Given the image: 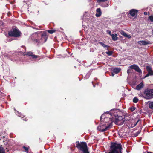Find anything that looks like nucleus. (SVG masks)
<instances>
[{
	"instance_id": "nucleus-1",
	"label": "nucleus",
	"mask_w": 153,
	"mask_h": 153,
	"mask_svg": "<svg viewBox=\"0 0 153 153\" xmlns=\"http://www.w3.org/2000/svg\"><path fill=\"white\" fill-rule=\"evenodd\" d=\"M111 148V150L108 153H121L122 148L120 144L116 143H112Z\"/></svg>"
},
{
	"instance_id": "nucleus-2",
	"label": "nucleus",
	"mask_w": 153,
	"mask_h": 153,
	"mask_svg": "<svg viewBox=\"0 0 153 153\" xmlns=\"http://www.w3.org/2000/svg\"><path fill=\"white\" fill-rule=\"evenodd\" d=\"M106 115L107 117L104 118L103 121L105 123H104L103 125H105L106 127H108V128H109L112 125V120L111 118V115L110 114L107 113Z\"/></svg>"
},
{
	"instance_id": "nucleus-3",
	"label": "nucleus",
	"mask_w": 153,
	"mask_h": 153,
	"mask_svg": "<svg viewBox=\"0 0 153 153\" xmlns=\"http://www.w3.org/2000/svg\"><path fill=\"white\" fill-rule=\"evenodd\" d=\"M78 143L76 144V147L83 151V153H89L88 152L87 148V146L86 143L84 142H82L81 143H79L78 141L76 142Z\"/></svg>"
},
{
	"instance_id": "nucleus-4",
	"label": "nucleus",
	"mask_w": 153,
	"mask_h": 153,
	"mask_svg": "<svg viewBox=\"0 0 153 153\" xmlns=\"http://www.w3.org/2000/svg\"><path fill=\"white\" fill-rule=\"evenodd\" d=\"M144 97L147 99L153 98V89H146L144 92Z\"/></svg>"
},
{
	"instance_id": "nucleus-5",
	"label": "nucleus",
	"mask_w": 153,
	"mask_h": 153,
	"mask_svg": "<svg viewBox=\"0 0 153 153\" xmlns=\"http://www.w3.org/2000/svg\"><path fill=\"white\" fill-rule=\"evenodd\" d=\"M128 69L127 71V72L128 74L131 72V69H134L137 72L140 73L141 72V70L139 68V67L136 65L134 64L128 67Z\"/></svg>"
},
{
	"instance_id": "nucleus-6",
	"label": "nucleus",
	"mask_w": 153,
	"mask_h": 153,
	"mask_svg": "<svg viewBox=\"0 0 153 153\" xmlns=\"http://www.w3.org/2000/svg\"><path fill=\"white\" fill-rule=\"evenodd\" d=\"M128 69L127 71V72L128 74L131 72V69H134L137 72L140 73L141 72V70L139 68V67L136 65L134 64L128 67Z\"/></svg>"
},
{
	"instance_id": "nucleus-7",
	"label": "nucleus",
	"mask_w": 153,
	"mask_h": 153,
	"mask_svg": "<svg viewBox=\"0 0 153 153\" xmlns=\"http://www.w3.org/2000/svg\"><path fill=\"white\" fill-rule=\"evenodd\" d=\"M9 35L11 36L18 37L20 35V32L17 29L13 30V31H10L8 33Z\"/></svg>"
},
{
	"instance_id": "nucleus-8",
	"label": "nucleus",
	"mask_w": 153,
	"mask_h": 153,
	"mask_svg": "<svg viewBox=\"0 0 153 153\" xmlns=\"http://www.w3.org/2000/svg\"><path fill=\"white\" fill-rule=\"evenodd\" d=\"M108 128V127H106L104 126L103 125H102L99 126H98L97 127V130L99 131L102 132L104 131H105L107 130Z\"/></svg>"
},
{
	"instance_id": "nucleus-9",
	"label": "nucleus",
	"mask_w": 153,
	"mask_h": 153,
	"mask_svg": "<svg viewBox=\"0 0 153 153\" xmlns=\"http://www.w3.org/2000/svg\"><path fill=\"white\" fill-rule=\"evenodd\" d=\"M138 12L137 10L132 9L129 11V14H130L132 16L134 17L137 15Z\"/></svg>"
},
{
	"instance_id": "nucleus-10",
	"label": "nucleus",
	"mask_w": 153,
	"mask_h": 153,
	"mask_svg": "<svg viewBox=\"0 0 153 153\" xmlns=\"http://www.w3.org/2000/svg\"><path fill=\"white\" fill-rule=\"evenodd\" d=\"M125 121V119L122 118V117H119L117 120L116 123L118 125H121L123 124Z\"/></svg>"
},
{
	"instance_id": "nucleus-11",
	"label": "nucleus",
	"mask_w": 153,
	"mask_h": 153,
	"mask_svg": "<svg viewBox=\"0 0 153 153\" xmlns=\"http://www.w3.org/2000/svg\"><path fill=\"white\" fill-rule=\"evenodd\" d=\"M47 38L45 36L44 34H42V38L40 39V40L38 41L36 40V41L39 42H45Z\"/></svg>"
},
{
	"instance_id": "nucleus-12",
	"label": "nucleus",
	"mask_w": 153,
	"mask_h": 153,
	"mask_svg": "<svg viewBox=\"0 0 153 153\" xmlns=\"http://www.w3.org/2000/svg\"><path fill=\"white\" fill-rule=\"evenodd\" d=\"M149 42L145 41H140L138 42V43L140 45H144L149 44Z\"/></svg>"
},
{
	"instance_id": "nucleus-13",
	"label": "nucleus",
	"mask_w": 153,
	"mask_h": 153,
	"mask_svg": "<svg viewBox=\"0 0 153 153\" xmlns=\"http://www.w3.org/2000/svg\"><path fill=\"white\" fill-rule=\"evenodd\" d=\"M143 87V82L140 83V84L137 85L136 87V89L139 90H140Z\"/></svg>"
},
{
	"instance_id": "nucleus-14",
	"label": "nucleus",
	"mask_w": 153,
	"mask_h": 153,
	"mask_svg": "<svg viewBox=\"0 0 153 153\" xmlns=\"http://www.w3.org/2000/svg\"><path fill=\"white\" fill-rule=\"evenodd\" d=\"M120 34L124 36L125 37H127L128 38H131V36L129 35H127L126 33H125L124 31H121L120 32Z\"/></svg>"
},
{
	"instance_id": "nucleus-15",
	"label": "nucleus",
	"mask_w": 153,
	"mask_h": 153,
	"mask_svg": "<svg viewBox=\"0 0 153 153\" xmlns=\"http://www.w3.org/2000/svg\"><path fill=\"white\" fill-rule=\"evenodd\" d=\"M117 34H112L111 35V37L112 39L114 41H116L118 39V38L117 37Z\"/></svg>"
},
{
	"instance_id": "nucleus-16",
	"label": "nucleus",
	"mask_w": 153,
	"mask_h": 153,
	"mask_svg": "<svg viewBox=\"0 0 153 153\" xmlns=\"http://www.w3.org/2000/svg\"><path fill=\"white\" fill-rule=\"evenodd\" d=\"M120 71V68H114L113 70V73H115V74H117Z\"/></svg>"
},
{
	"instance_id": "nucleus-17",
	"label": "nucleus",
	"mask_w": 153,
	"mask_h": 153,
	"mask_svg": "<svg viewBox=\"0 0 153 153\" xmlns=\"http://www.w3.org/2000/svg\"><path fill=\"white\" fill-rule=\"evenodd\" d=\"M99 43L100 44L102 47L105 48H108L109 47V46L105 45L103 42H100Z\"/></svg>"
},
{
	"instance_id": "nucleus-18",
	"label": "nucleus",
	"mask_w": 153,
	"mask_h": 153,
	"mask_svg": "<svg viewBox=\"0 0 153 153\" xmlns=\"http://www.w3.org/2000/svg\"><path fill=\"white\" fill-rule=\"evenodd\" d=\"M149 107L151 109H153V102L150 103L149 105Z\"/></svg>"
},
{
	"instance_id": "nucleus-19",
	"label": "nucleus",
	"mask_w": 153,
	"mask_h": 153,
	"mask_svg": "<svg viewBox=\"0 0 153 153\" xmlns=\"http://www.w3.org/2000/svg\"><path fill=\"white\" fill-rule=\"evenodd\" d=\"M4 150L3 148L1 147H0V153H4Z\"/></svg>"
},
{
	"instance_id": "nucleus-20",
	"label": "nucleus",
	"mask_w": 153,
	"mask_h": 153,
	"mask_svg": "<svg viewBox=\"0 0 153 153\" xmlns=\"http://www.w3.org/2000/svg\"><path fill=\"white\" fill-rule=\"evenodd\" d=\"M138 101V99L137 98L135 97L133 99V102L134 103H137Z\"/></svg>"
},
{
	"instance_id": "nucleus-21",
	"label": "nucleus",
	"mask_w": 153,
	"mask_h": 153,
	"mask_svg": "<svg viewBox=\"0 0 153 153\" xmlns=\"http://www.w3.org/2000/svg\"><path fill=\"white\" fill-rule=\"evenodd\" d=\"M113 52L111 51H107L106 52V53L109 56L112 55Z\"/></svg>"
},
{
	"instance_id": "nucleus-22",
	"label": "nucleus",
	"mask_w": 153,
	"mask_h": 153,
	"mask_svg": "<svg viewBox=\"0 0 153 153\" xmlns=\"http://www.w3.org/2000/svg\"><path fill=\"white\" fill-rule=\"evenodd\" d=\"M146 69L147 70V71H149L152 70V68L150 66H147L146 67Z\"/></svg>"
},
{
	"instance_id": "nucleus-23",
	"label": "nucleus",
	"mask_w": 153,
	"mask_h": 153,
	"mask_svg": "<svg viewBox=\"0 0 153 153\" xmlns=\"http://www.w3.org/2000/svg\"><path fill=\"white\" fill-rule=\"evenodd\" d=\"M33 53L32 52H29L27 53V55L28 56H31L32 55Z\"/></svg>"
},
{
	"instance_id": "nucleus-24",
	"label": "nucleus",
	"mask_w": 153,
	"mask_h": 153,
	"mask_svg": "<svg viewBox=\"0 0 153 153\" xmlns=\"http://www.w3.org/2000/svg\"><path fill=\"white\" fill-rule=\"evenodd\" d=\"M148 73L150 75H153V71H152V70L150 71H149L148 72Z\"/></svg>"
},
{
	"instance_id": "nucleus-25",
	"label": "nucleus",
	"mask_w": 153,
	"mask_h": 153,
	"mask_svg": "<svg viewBox=\"0 0 153 153\" xmlns=\"http://www.w3.org/2000/svg\"><path fill=\"white\" fill-rule=\"evenodd\" d=\"M23 148L25 149V151L27 152V153L28 152V148L25 146H23Z\"/></svg>"
},
{
	"instance_id": "nucleus-26",
	"label": "nucleus",
	"mask_w": 153,
	"mask_h": 153,
	"mask_svg": "<svg viewBox=\"0 0 153 153\" xmlns=\"http://www.w3.org/2000/svg\"><path fill=\"white\" fill-rule=\"evenodd\" d=\"M149 19L152 22H153V16H151L149 17Z\"/></svg>"
},
{
	"instance_id": "nucleus-27",
	"label": "nucleus",
	"mask_w": 153,
	"mask_h": 153,
	"mask_svg": "<svg viewBox=\"0 0 153 153\" xmlns=\"http://www.w3.org/2000/svg\"><path fill=\"white\" fill-rule=\"evenodd\" d=\"M48 32L50 34H52L54 32V31L51 30H48Z\"/></svg>"
},
{
	"instance_id": "nucleus-28",
	"label": "nucleus",
	"mask_w": 153,
	"mask_h": 153,
	"mask_svg": "<svg viewBox=\"0 0 153 153\" xmlns=\"http://www.w3.org/2000/svg\"><path fill=\"white\" fill-rule=\"evenodd\" d=\"M32 57L33 59H36L37 58L38 56L36 55H35L33 54H32V55L31 56Z\"/></svg>"
},
{
	"instance_id": "nucleus-29",
	"label": "nucleus",
	"mask_w": 153,
	"mask_h": 153,
	"mask_svg": "<svg viewBox=\"0 0 153 153\" xmlns=\"http://www.w3.org/2000/svg\"><path fill=\"white\" fill-rule=\"evenodd\" d=\"M108 0H97V2H104L107 1Z\"/></svg>"
},
{
	"instance_id": "nucleus-30",
	"label": "nucleus",
	"mask_w": 153,
	"mask_h": 153,
	"mask_svg": "<svg viewBox=\"0 0 153 153\" xmlns=\"http://www.w3.org/2000/svg\"><path fill=\"white\" fill-rule=\"evenodd\" d=\"M97 12L98 13H102L101 12V11L100 9V8L97 9Z\"/></svg>"
},
{
	"instance_id": "nucleus-31",
	"label": "nucleus",
	"mask_w": 153,
	"mask_h": 153,
	"mask_svg": "<svg viewBox=\"0 0 153 153\" xmlns=\"http://www.w3.org/2000/svg\"><path fill=\"white\" fill-rule=\"evenodd\" d=\"M101 14L102 13H98L96 14V16L97 17H99L101 15Z\"/></svg>"
},
{
	"instance_id": "nucleus-32",
	"label": "nucleus",
	"mask_w": 153,
	"mask_h": 153,
	"mask_svg": "<svg viewBox=\"0 0 153 153\" xmlns=\"http://www.w3.org/2000/svg\"><path fill=\"white\" fill-rule=\"evenodd\" d=\"M135 109V108L133 107H132L131 108V111H134Z\"/></svg>"
},
{
	"instance_id": "nucleus-33",
	"label": "nucleus",
	"mask_w": 153,
	"mask_h": 153,
	"mask_svg": "<svg viewBox=\"0 0 153 153\" xmlns=\"http://www.w3.org/2000/svg\"><path fill=\"white\" fill-rule=\"evenodd\" d=\"M105 117V114H102V115L101 116V118H100L101 120H102V119L104 117Z\"/></svg>"
},
{
	"instance_id": "nucleus-34",
	"label": "nucleus",
	"mask_w": 153,
	"mask_h": 153,
	"mask_svg": "<svg viewBox=\"0 0 153 153\" xmlns=\"http://www.w3.org/2000/svg\"><path fill=\"white\" fill-rule=\"evenodd\" d=\"M107 32L111 36V31H109V30H108L107 31Z\"/></svg>"
},
{
	"instance_id": "nucleus-35",
	"label": "nucleus",
	"mask_w": 153,
	"mask_h": 153,
	"mask_svg": "<svg viewBox=\"0 0 153 153\" xmlns=\"http://www.w3.org/2000/svg\"><path fill=\"white\" fill-rule=\"evenodd\" d=\"M149 74L148 73V74H147L145 76V77H147L149 75Z\"/></svg>"
},
{
	"instance_id": "nucleus-36",
	"label": "nucleus",
	"mask_w": 153,
	"mask_h": 153,
	"mask_svg": "<svg viewBox=\"0 0 153 153\" xmlns=\"http://www.w3.org/2000/svg\"><path fill=\"white\" fill-rule=\"evenodd\" d=\"M27 53H26V52H24V53H23V55H27Z\"/></svg>"
},
{
	"instance_id": "nucleus-37",
	"label": "nucleus",
	"mask_w": 153,
	"mask_h": 153,
	"mask_svg": "<svg viewBox=\"0 0 153 153\" xmlns=\"http://www.w3.org/2000/svg\"><path fill=\"white\" fill-rule=\"evenodd\" d=\"M144 14L145 15H147V13L146 12H145L144 13Z\"/></svg>"
},
{
	"instance_id": "nucleus-38",
	"label": "nucleus",
	"mask_w": 153,
	"mask_h": 153,
	"mask_svg": "<svg viewBox=\"0 0 153 153\" xmlns=\"http://www.w3.org/2000/svg\"><path fill=\"white\" fill-rule=\"evenodd\" d=\"M114 74L113 73H112V74H111V76H114Z\"/></svg>"
},
{
	"instance_id": "nucleus-39",
	"label": "nucleus",
	"mask_w": 153,
	"mask_h": 153,
	"mask_svg": "<svg viewBox=\"0 0 153 153\" xmlns=\"http://www.w3.org/2000/svg\"><path fill=\"white\" fill-rule=\"evenodd\" d=\"M147 153H152V152H148Z\"/></svg>"
},
{
	"instance_id": "nucleus-40",
	"label": "nucleus",
	"mask_w": 153,
	"mask_h": 153,
	"mask_svg": "<svg viewBox=\"0 0 153 153\" xmlns=\"http://www.w3.org/2000/svg\"><path fill=\"white\" fill-rule=\"evenodd\" d=\"M152 33H153V30H152Z\"/></svg>"
}]
</instances>
